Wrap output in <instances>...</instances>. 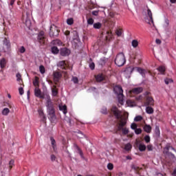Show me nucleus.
Here are the masks:
<instances>
[{
	"label": "nucleus",
	"instance_id": "23",
	"mask_svg": "<svg viewBox=\"0 0 176 176\" xmlns=\"http://www.w3.org/2000/svg\"><path fill=\"white\" fill-rule=\"evenodd\" d=\"M51 52L53 54H58V52H60V50H58V48H57V47L54 46L52 47Z\"/></svg>",
	"mask_w": 176,
	"mask_h": 176
},
{
	"label": "nucleus",
	"instance_id": "41",
	"mask_svg": "<svg viewBox=\"0 0 176 176\" xmlns=\"http://www.w3.org/2000/svg\"><path fill=\"white\" fill-rule=\"evenodd\" d=\"M131 168L132 170H134L135 171H138V170H140V168L137 165H134V164H132L131 166Z\"/></svg>",
	"mask_w": 176,
	"mask_h": 176
},
{
	"label": "nucleus",
	"instance_id": "1",
	"mask_svg": "<svg viewBox=\"0 0 176 176\" xmlns=\"http://www.w3.org/2000/svg\"><path fill=\"white\" fill-rule=\"evenodd\" d=\"M111 111L113 112L116 119H118V120H120V122L118 125V131H122L124 135H127V134H129V129H127L126 127L124 128L125 124H126L127 123L126 118L122 116V111H119V109H118V107H116V106H113L112 107Z\"/></svg>",
	"mask_w": 176,
	"mask_h": 176
},
{
	"label": "nucleus",
	"instance_id": "4",
	"mask_svg": "<svg viewBox=\"0 0 176 176\" xmlns=\"http://www.w3.org/2000/svg\"><path fill=\"white\" fill-rule=\"evenodd\" d=\"M143 15L144 16V20H146V23L148 24L153 25V17L152 16V11L148 6H146L144 10H143Z\"/></svg>",
	"mask_w": 176,
	"mask_h": 176
},
{
	"label": "nucleus",
	"instance_id": "54",
	"mask_svg": "<svg viewBox=\"0 0 176 176\" xmlns=\"http://www.w3.org/2000/svg\"><path fill=\"white\" fill-rule=\"evenodd\" d=\"M19 92L21 96H23L24 94V89H23V87H21L19 88Z\"/></svg>",
	"mask_w": 176,
	"mask_h": 176
},
{
	"label": "nucleus",
	"instance_id": "37",
	"mask_svg": "<svg viewBox=\"0 0 176 176\" xmlns=\"http://www.w3.org/2000/svg\"><path fill=\"white\" fill-rule=\"evenodd\" d=\"M133 146H131V144L128 143L125 145L124 149L125 151H130Z\"/></svg>",
	"mask_w": 176,
	"mask_h": 176
},
{
	"label": "nucleus",
	"instance_id": "59",
	"mask_svg": "<svg viewBox=\"0 0 176 176\" xmlns=\"http://www.w3.org/2000/svg\"><path fill=\"white\" fill-rule=\"evenodd\" d=\"M148 151H153V146L152 145L149 144L147 146Z\"/></svg>",
	"mask_w": 176,
	"mask_h": 176
},
{
	"label": "nucleus",
	"instance_id": "28",
	"mask_svg": "<svg viewBox=\"0 0 176 176\" xmlns=\"http://www.w3.org/2000/svg\"><path fill=\"white\" fill-rule=\"evenodd\" d=\"M106 63H107V58H101L99 60V65H105Z\"/></svg>",
	"mask_w": 176,
	"mask_h": 176
},
{
	"label": "nucleus",
	"instance_id": "50",
	"mask_svg": "<svg viewBox=\"0 0 176 176\" xmlns=\"http://www.w3.org/2000/svg\"><path fill=\"white\" fill-rule=\"evenodd\" d=\"M14 166V160H11L9 162V167H10V168H12Z\"/></svg>",
	"mask_w": 176,
	"mask_h": 176
},
{
	"label": "nucleus",
	"instance_id": "62",
	"mask_svg": "<svg viewBox=\"0 0 176 176\" xmlns=\"http://www.w3.org/2000/svg\"><path fill=\"white\" fill-rule=\"evenodd\" d=\"M51 160H52V162L56 161V155H51Z\"/></svg>",
	"mask_w": 176,
	"mask_h": 176
},
{
	"label": "nucleus",
	"instance_id": "19",
	"mask_svg": "<svg viewBox=\"0 0 176 176\" xmlns=\"http://www.w3.org/2000/svg\"><path fill=\"white\" fill-rule=\"evenodd\" d=\"M142 87H137V88H134L132 91L135 94H140V93H142Z\"/></svg>",
	"mask_w": 176,
	"mask_h": 176
},
{
	"label": "nucleus",
	"instance_id": "20",
	"mask_svg": "<svg viewBox=\"0 0 176 176\" xmlns=\"http://www.w3.org/2000/svg\"><path fill=\"white\" fill-rule=\"evenodd\" d=\"M60 111H62L64 113V115H66L67 113V106L66 105H60L59 106Z\"/></svg>",
	"mask_w": 176,
	"mask_h": 176
},
{
	"label": "nucleus",
	"instance_id": "16",
	"mask_svg": "<svg viewBox=\"0 0 176 176\" xmlns=\"http://www.w3.org/2000/svg\"><path fill=\"white\" fill-rule=\"evenodd\" d=\"M9 113H10V110L8 107L4 108L1 111L3 116H8Z\"/></svg>",
	"mask_w": 176,
	"mask_h": 176
},
{
	"label": "nucleus",
	"instance_id": "24",
	"mask_svg": "<svg viewBox=\"0 0 176 176\" xmlns=\"http://www.w3.org/2000/svg\"><path fill=\"white\" fill-rule=\"evenodd\" d=\"M74 148L76 149V151H78L79 155H80L81 157H83V152H82V150H80V148H79V146H78V145L74 144Z\"/></svg>",
	"mask_w": 176,
	"mask_h": 176
},
{
	"label": "nucleus",
	"instance_id": "45",
	"mask_svg": "<svg viewBox=\"0 0 176 176\" xmlns=\"http://www.w3.org/2000/svg\"><path fill=\"white\" fill-rule=\"evenodd\" d=\"M39 71H40L41 74H45V67H43V65H41L39 67Z\"/></svg>",
	"mask_w": 176,
	"mask_h": 176
},
{
	"label": "nucleus",
	"instance_id": "17",
	"mask_svg": "<svg viewBox=\"0 0 176 176\" xmlns=\"http://www.w3.org/2000/svg\"><path fill=\"white\" fill-rule=\"evenodd\" d=\"M3 46L7 49V50H9V49H10V42L8 39H5L3 41Z\"/></svg>",
	"mask_w": 176,
	"mask_h": 176
},
{
	"label": "nucleus",
	"instance_id": "7",
	"mask_svg": "<svg viewBox=\"0 0 176 176\" xmlns=\"http://www.w3.org/2000/svg\"><path fill=\"white\" fill-rule=\"evenodd\" d=\"M135 145L136 146H138L139 151H140V152H144V151L146 149V146H145L141 140H136Z\"/></svg>",
	"mask_w": 176,
	"mask_h": 176
},
{
	"label": "nucleus",
	"instance_id": "53",
	"mask_svg": "<svg viewBox=\"0 0 176 176\" xmlns=\"http://www.w3.org/2000/svg\"><path fill=\"white\" fill-rule=\"evenodd\" d=\"M107 168L108 170H113V164L111 163H109L107 164Z\"/></svg>",
	"mask_w": 176,
	"mask_h": 176
},
{
	"label": "nucleus",
	"instance_id": "2",
	"mask_svg": "<svg viewBox=\"0 0 176 176\" xmlns=\"http://www.w3.org/2000/svg\"><path fill=\"white\" fill-rule=\"evenodd\" d=\"M46 107L48 118L51 122H54L56 120V113L54 111V107H53V103L52 102V99H50V96L46 95Z\"/></svg>",
	"mask_w": 176,
	"mask_h": 176
},
{
	"label": "nucleus",
	"instance_id": "27",
	"mask_svg": "<svg viewBox=\"0 0 176 176\" xmlns=\"http://www.w3.org/2000/svg\"><path fill=\"white\" fill-rule=\"evenodd\" d=\"M157 71H159V72H160V74H162V75H164V72L166 71V67L164 66H160L157 68Z\"/></svg>",
	"mask_w": 176,
	"mask_h": 176
},
{
	"label": "nucleus",
	"instance_id": "42",
	"mask_svg": "<svg viewBox=\"0 0 176 176\" xmlns=\"http://www.w3.org/2000/svg\"><path fill=\"white\" fill-rule=\"evenodd\" d=\"M16 76L17 82H19V83H21V74H20L19 73H17Z\"/></svg>",
	"mask_w": 176,
	"mask_h": 176
},
{
	"label": "nucleus",
	"instance_id": "35",
	"mask_svg": "<svg viewBox=\"0 0 176 176\" xmlns=\"http://www.w3.org/2000/svg\"><path fill=\"white\" fill-rule=\"evenodd\" d=\"M168 25H170V21L168 19H165L164 24V28H168Z\"/></svg>",
	"mask_w": 176,
	"mask_h": 176
},
{
	"label": "nucleus",
	"instance_id": "10",
	"mask_svg": "<svg viewBox=\"0 0 176 176\" xmlns=\"http://www.w3.org/2000/svg\"><path fill=\"white\" fill-rule=\"evenodd\" d=\"M38 41L40 43H45V32H40L38 35Z\"/></svg>",
	"mask_w": 176,
	"mask_h": 176
},
{
	"label": "nucleus",
	"instance_id": "63",
	"mask_svg": "<svg viewBox=\"0 0 176 176\" xmlns=\"http://www.w3.org/2000/svg\"><path fill=\"white\" fill-rule=\"evenodd\" d=\"M26 25H27L28 27H30V26L31 25V21L27 20V21H26Z\"/></svg>",
	"mask_w": 176,
	"mask_h": 176
},
{
	"label": "nucleus",
	"instance_id": "44",
	"mask_svg": "<svg viewBox=\"0 0 176 176\" xmlns=\"http://www.w3.org/2000/svg\"><path fill=\"white\" fill-rule=\"evenodd\" d=\"M54 45H58V46H61V45H63V42L60 40H55L54 41Z\"/></svg>",
	"mask_w": 176,
	"mask_h": 176
},
{
	"label": "nucleus",
	"instance_id": "48",
	"mask_svg": "<svg viewBox=\"0 0 176 176\" xmlns=\"http://www.w3.org/2000/svg\"><path fill=\"white\" fill-rule=\"evenodd\" d=\"M72 80L74 82V83H78L79 80L78 79V77L76 76H73L72 78Z\"/></svg>",
	"mask_w": 176,
	"mask_h": 176
},
{
	"label": "nucleus",
	"instance_id": "9",
	"mask_svg": "<svg viewBox=\"0 0 176 176\" xmlns=\"http://www.w3.org/2000/svg\"><path fill=\"white\" fill-rule=\"evenodd\" d=\"M60 56H63V57H65L67 56H69L71 54V51L68 50V48H62L60 49Z\"/></svg>",
	"mask_w": 176,
	"mask_h": 176
},
{
	"label": "nucleus",
	"instance_id": "49",
	"mask_svg": "<svg viewBox=\"0 0 176 176\" xmlns=\"http://www.w3.org/2000/svg\"><path fill=\"white\" fill-rule=\"evenodd\" d=\"M116 34L118 36H122V29H118L116 31Z\"/></svg>",
	"mask_w": 176,
	"mask_h": 176
},
{
	"label": "nucleus",
	"instance_id": "60",
	"mask_svg": "<svg viewBox=\"0 0 176 176\" xmlns=\"http://www.w3.org/2000/svg\"><path fill=\"white\" fill-rule=\"evenodd\" d=\"M92 14L93 16H98V11L97 10L92 11Z\"/></svg>",
	"mask_w": 176,
	"mask_h": 176
},
{
	"label": "nucleus",
	"instance_id": "25",
	"mask_svg": "<svg viewBox=\"0 0 176 176\" xmlns=\"http://www.w3.org/2000/svg\"><path fill=\"white\" fill-rule=\"evenodd\" d=\"M74 148L76 149V151H78L79 155H80L81 157H83V152H82V150H80V148H79V146H78V145L74 144Z\"/></svg>",
	"mask_w": 176,
	"mask_h": 176
},
{
	"label": "nucleus",
	"instance_id": "3",
	"mask_svg": "<svg viewBox=\"0 0 176 176\" xmlns=\"http://www.w3.org/2000/svg\"><path fill=\"white\" fill-rule=\"evenodd\" d=\"M114 93L117 95L118 98V102L120 105L124 104V100H123V89L120 85H116L113 88Z\"/></svg>",
	"mask_w": 176,
	"mask_h": 176
},
{
	"label": "nucleus",
	"instance_id": "47",
	"mask_svg": "<svg viewBox=\"0 0 176 176\" xmlns=\"http://www.w3.org/2000/svg\"><path fill=\"white\" fill-rule=\"evenodd\" d=\"M144 141L145 142H146L147 144L151 142V137H149V135H146L144 137Z\"/></svg>",
	"mask_w": 176,
	"mask_h": 176
},
{
	"label": "nucleus",
	"instance_id": "8",
	"mask_svg": "<svg viewBox=\"0 0 176 176\" xmlns=\"http://www.w3.org/2000/svg\"><path fill=\"white\" fill-rule=\"evenodd\" d=\"M155 104V100H153V98L151 97V96H147L146 98V102H145V106L148 107V106H153Z\"/></svg>",
	"mask_w": 176,
	"mask_h": 176
},
{
	"label": "nucleus",
	"instance_id": "29",
	"mask_svg": "<svg viewBox=\"0 0 176 176\" xmlns=\"http://www.w3.org/2000/svg\"><path fill=\"white\" fill-rule=\"evenodd\" d=\"M33 85L35 86V87H39V80L38 79V77H36L34 80L33 81Z\"/></svg>",
	"mask_w": 176,
	"mask_h": 176
},
{
	"label": "nucleus",
	"instance_id": "34",
	"mask_svg": "<svg viewBox=\"0 0 176 176\" xmlns=\"http://www.w3.org/2000/svg\"><path fill=\"white\" fill-rule=\"evenodd\" d=\"M38 114L40 115L41 118H42L43 120H45L46 117L45 116V114L43 113V111L38 110Z\"/></svg>",
	"mask_w": 176,
	"mask_h": 176
},
{
	"label": "nucleus",
	"instance_id": "13",
	"mask_svg": "<svg viewBox=\"0 0 176 176\" xmlns=\"http://www.w3.org/2000/svg\"><path fill=\"white\" fill-rule=\"evenodd\" d=\"M57 67H58V68H60L61 69H66L67 63H65V61L64 60L59 61L57 63Z\"/></svg>",
	"mask_w": 176,
	"mask_h": 176
},
{
	"label": "nucleus",
	"instance_id": "36",
	"mask_svg": "<svg viewBox=\"0 0 176 176\" xmlns=\"http://www.w3.org/2000/svg\"><path fill=\"white\" fill-rule=\"evenodd\" d=\"M67 24H68V25H72V24H74V19H72V18L67 19Z\"/></svg>",
	"mask_w": 176,
	"mask_h": 176
},
{
	"label": "nucleus",
	"instance_id": "40",
	"mask_svg": "<svg viewBox=\"0 0 176 176\" xmlns=\"http://www.w3.org/2000/svg\"><path fill=\"white\" fill-rule=\"evenodd\" d=\"M141 120H142V116H137L134 118V121H135V122H141Z\"/></svg>",
	"mask_w": 176,
	"mask_h": 176
},
{
	"label": "nucleus",
	"instance_id": "33",
	"mask_svg": "<svg viewBox=\"0 0 176 176\" xmlns=\"http://www.w3.org/2000/svg\"><path fill=\"white\" fill-rule=\"evenodd\" d=\"M155 134L157 137H160V129H159V126L155 127Z\"/></svg>",
	"mask_w": 176,
	"mask_h": 176
},
{
	"label": "nucleus",
	"instance_id": "39",
	"mask_svg": "<svg viewBox=\"0 0 176 176\" xmlns=\"http://www.w3.org/2000/svg\"><path fill=\"white\" fill-rule=\"evenodd\" d=\"M87 24H89V25H93V24H94V19H93V18L88 19Z\"/></svg>",
	"mask_w": 176,
	"mask_h": 176
},
{
	"label": "nucleus",
	"instance_id": "46",
	"mask_svg": "<svg viewBox=\"0 0 176 176\" xmlns=\"http://www.w3.org/2000/svg\"><path fill=\"white\" fill-rule=\"evenodd\" d=\"M19 52H21V54L25 53V47H24V46H21V47L19 48Z\"/></svg>",
	"mask_w": 176,
	"mask_h": 176
},
{
	"label": "nucleus",
	"instance_id": "15",
	"mask_svg": "<svg viewBox=\"0 0 176 176\" xmlns=\"http://www.w3.org/2000/svg\"><path fill=\"white\" fill-rule=\"evenodd\" d=\"M135 70L139 72L142 76H145V69H142L141 67H135Z\"/></svg>",
	"mask_w": 176,
	"mask_h": 176
},
{
	"label": "nucleus",
	"instance_id": "52",
	"mask_svg": "<svg viewBox=\"0 0 176 176\" xmlns=\"http://www.w3.org/2000/svg\"><path fill=\"white\" fill-rule=\"evenodd\" d=\"M89 68L90 69H94V68H96V65L94 64V63L91 62L89 63Z\"/></svg>",
	"mask_w": 176,
	"mask_h": 176
},
{
	"label": "nucleus",
	"instance_id": "56",
	"mask_svg": "<svg viewBox=\"0 0 176 176\" xmlns=\"http://www.w3.org/2000/svg\"><path fill=\"white\" fill-rule=\"evenodd\" d=\"M137 101H142L144 100V96H139L136 97Z\"/></svg>",
	"mask_w": 176,
	"mask_h": 176
},
{
	"label": "nucleus",
	"instance_id": "22",
	"mask_svg": "<svg viewBox=\"0 0 176 176\" xmlns=\"http://www.w3.org/2000/svg\"><path fill=\"white\" fill-rule=\"evenodd\" d=\"M144 131H146V133H150L152 131V127L151 126V125L146 124L144 126Z\"/></svg>",
	"mask_w": 176,
	"mask_h": 176
},
{
	"label": "nucleus",
	"instance_id": "31",
	"mask_svg": "<svg viewBox=\"0 0 176 176\" xmlns=\"http://www.w3.org/2000/svg\"><path fill=\"white\" fill-rule=\"evenodd\" d=\"M96 79L97 82H102V80H104V77L101 74H98L96 76Z\"/></svg>",
	"mask_w": 176,
	"mask_h": 176
},
{
	"label": "nucleus",
	"instance_id": "18",
	"mask_svg": "<svg viewBox=\"0 0 176 176\" xmlns=\"http://www.w3.org/2000/svg\"><path fill=\"white\" fill-rule=\"evenodd\" d=\"M6 59L5 58H2L0 60V67L1 68H5V67H6Z\"/></svg>",
	"mask_w": 176,
	"mask_h": 176
},
{
	"label": "nucleus",
	"instance_id": "38",
	"mask_svg": "<svg viewBox=\"0 0 176 176\" xmlns=\"http://www.w3.org/2000/svg\"><path fill=\"white\" fill-rule=\"evenodd\" d=\"M52 96L54 97H56V96H57V94H58V91H57V89L56 88H53L52 89Z\"/></svg>",
	"mask_w": 176,
	"mask_h": 176
},
{
	"label": "nucleus",
	"instance_id": "6",
	"mask_svg": "<svg viewBox=\"0 0 176 176\" xmlns=\"http://www.w3.org/2000/svg\"><path fill=\"white\" fill-rule=\"evenodd\" d=\"M34 95L36 97H38V98H42L43 100H47L46 96H49V94H42V91H41V89H39V87H36L34 89Z\"/></svg>",
	"mask_w": 176,
	"mask_h": 176
},
{
	"label": "nucleus",
	"instance_id": "11",
	"mask_svg": "<svg viewBox=\"0 0 176 176\" xmlns=\"http://www.w3.org/2000/svg\"><path fill=\"white\" fill-rule=\"evenodd\" d=\"M135 71V67L133 66H129L126 67L124 70L125 74H127L128 75H131L133 74V72Z\"/></svg>",
	"mask_w": 176,
	"mask_h": 176
},
{
	"label": "nucleus",
	"instance_id": "57",
	"mask_svg": "<svg viewBox=\"0 0 176 176\" xmlns=\"http://www.w3.org/2000/svg\"><path fill=\"white\" fill-rule=\"evenodd\" d=\"M50 140H51L52 146H53L54 145H56V140H54V138H51Z\"/></svg>",
	"mask_w": 176,
	"mask_h": 176
},
{
	"label": "nucleus",
	"instance_id": "12",
	"mask_svg": "<svg viewBox=\"0 0 176 176\" xmlns=\"http://www.w3.org/2000/svg\"><path fill=\"white\" fill-rule=\"evenodd\" d=\"M61 72H54V79L56 82H58L59 79H61Z\"/></svg>",
	"mask_w": 176,
	"mask_h": 176
},
{
	"label": "nucleus",
	"instance_id": "51",
	"mask_svg": "<svg viewBox=\"0 0 176 176\" xmlns=\"http://www.w3.org/2000/svg\"><path fill=\"white\" fill-rule=\"evenodd\" d=\"M135 133L137 135L141 134V133H142V130L140 128H138V129L136 128L135 130Z\"/></svg>",
	"mask_w": 176,
	"mask_h": 176
},
{
	"label": "nucleus",
	"instance_id": "58",
	"mask_svg": "<svg viewBox=\"0 0 176 176\" xmlns=\"http://www.w3.org/2000/svg\"><path fill=\"white\" fill-rule=\"evenodd\" d=\"M52 146V148L54 150V152H55L56 153H57V145L55 144L54 146Z\"/></svg>",
	"mask_w": 176,
	"mask_h": 176
},
{
	"label": "nucleus",
	"instance_id": "32",
	"mask_svg": "<svg viewBox=\"0 0 176 176\" xmlns=\"http://www.w3.org/2000/svg\"><path fill=\"white\" fill-rule=\"evenodd\" d=\"M138 40H133L131 42L132 46L135 48L138 47Z\"/></svg>",
	"mask_w": 176,
	"mask_h": 176
},
{
	"label": "nucleus",
	"instance_id": "26",
	"mask_svg": "<svg viewBox=\"0 0 176 176\" xmlns=\"http://www.w3.org/2000/svg\"><path fill=\"white\" fill-rule=\"evenodd\" d=\"M101 27H102V24L100 22L94 23V28H95V30H100Z\"/></svg>",
	"mask_w": 176,
	"mask_h": 176
},
{
	"label": "nucleus",
	"instance_id": "55",
	"mask_svg": "<svg viewBox=\"0 0 176 176\" xmlns=\"http://www.w3.org/2000/svg\"><path fill=\"white\" fill-rule=\"evenodd\" d=\"M131 129H132V130H136L137 129V124L135 123H132L131 125Z\"/></svg>",
	"mask_w": 176,
	"mask_h": 176
},
{
	"label": "nucleus",
	"instance_id": "14",
	"mask_svg": "<svg viewBox=\"0 0 176 176\" xmlns=\"http://www.w3.org/2000/svg\"><path fill=\"white\" fill-rule=\"evenodd\" d=\"M170 150L174 151V152H176V150L175 149L174 147L170 146L169 144H167L164 148V153H166L167 155V153H168V151Z\"/></svg>",
	"mask_w": 176,
	"mask_h": 176
},
{
	"label": "nucleus",
	"instance_id": "30",
	"mask_svg": "<svg viewBox=\"0 0 176 176\" xmlns=\"http://www.w3.org/2000/svg\"><path fill=\"white\" fill-rule=\"evenodd\" d=\"M126 105H128V107H134V105H135V103L133 102V100H126Z\"/></svg>",
	"mask_w": 176,
	"mask_h": 176
},
{
	"label": "nucleus",
	"instance_id": "5",
	"mask_svg": "<svg viewBox=\"0 0 176 176\" xmlns=\"http://www.w3.org/2000/svg\"><path fill=\"white\" fill-rule=\"evenodd\" d=\"M115 64L117 65L118 67H123V65L126 64V56H124V54L121 52L116 56Z\"/></svg>",
	"mask_w": 176,
	"mask_h": 176
},
{
	"label": "nucleus",
	"instance_id": "64",
	"mask_svg": "<svg viewBox=\"0 0 176 176\" xmlns=\"http://www.w3.org/2000/svg\"><path fill=\"white\" fill-rule=\"evenodd\" d=\"M172 176H176V169H174V170L172 173Z\"/></svg>",
	"mask_w": 176,
	"mask_h": 176
},
{
	"label": "nucleus",
	"instance_id": "61",
	"mask_svg": "<svg viewBox=\"0 0 176 176\" xmlns=\"http://www.w3.org/2000/svg\"><path fill=\"white\" fill-rule=\"evenodd\" d=\"M79 138H86V135H83V133H80L78 135Z\"/></svg>",
	"mask_w": 176,
	"mask_h": 176
},
{
	"label": "nucleus",
	"instance_id": "43",
	"mask_svg": "<svg viewBox=\"0 0 176 176\" xmlns=\"http://www.w3.org/2000/svg\"><path fill=\"white\" fill-rule=\"evenodd\" d=\"M164 82L166 85H170V83H173V80L171 78H166Z\"/></svg>",
	"mask_w": 176,
	"mask_h": 176
},
{
	"label": "nucleus",
	"instance_id": "21",
	"mask_svg": "<svg viewBox=\"0 0 176 176\" xmlns=\"http://www.w3.org/2000/svg\"><path fill=\"white\" fill-rule=\"evenodd\" d=\"M146 113H148V115H151V113H153V108H152L149 106H146Z\"/></svg>",
	"mask_w": 176,
	"mask_h": 176
}]
</instances>
